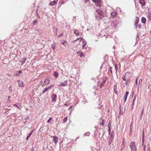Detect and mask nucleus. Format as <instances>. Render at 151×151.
<instances>
[{
  "instance_id": "nucleus-45",
  "label": "nucleus",
  "mask_w": 151,
  "mask_h": 151,
  "mask_svg": "<svg viewBox=\"0 0 151 151\" xmlns=\"http://www.w3.org/2000/svg\"><path fill=\"white\" fill-rule=\"evenodd\" d=\"M108 127H109V128H110L111 123H110V121L109 123V124H108Z\"/></svg>"
},
{
  "instance_id": "nucleus-25",
  "label": "nucleus",
  "mask_w": 151,
  "mask_h": 151,
  "mask_svg": "<svg viewBox=\"0 0 151 151\" xmlns=\"http://www.w3.org/2000/svg\"><path fill=\"white\" fill-rule=\"evenodd\" d=\"M148 21H151V13L149 15L147 16Z\"/></svg>"
},
{
  "instance_id": "nucleus-61",
  "label": "nucleus",
  "mask_w": 151,
  "mask_h": 151,
  "mask_svg": "<svg viewBox=\"0 0 151 151\" xmlns=\"http://www.w3.org/2000/svg\"><path fill=\"white\" fill-rule=\"evenodd\" d=\"M134 101H133L132 103V106H134Z\"/></svg>"
},
{
  "instance_id": "nucleus-17",
  "label": "nucleus",
  "mask_w": 151,
  "mask_h": 151,
  "mask_svg": "<svg viewBox=\"0 0 151 151\" xmlns=\"http://www.w3.org/2000/svg\"><path fill=\"white\" fill-rule=\"evenodd\" d=\"M116 23V21H113L111 24L112 26H114V28H116V26L117 25Z\"/></svg>"
},
{
  "instance_id": "nucleus-41",
  "label": "nucleus",
  "mask_w": 151,
  "mask_h": 151,
  "mask_svg": "<svg viewBox=\"0 0 151 151\" xmlns=\"http://www.w3.org/2000/svg\"><path fill=\"white\" fill-rule=\"evenodd\" d=\"M90 133L89 132H88L87 133H85L84 134V136H89V135L90 134Z\"/></svg>"
},
{
  "instance_id": "nucleus-37",
  "label": "nucleus",
  "mask_w": 151,
  "mask_h": 151,
  "mask_svg": "<svg viewBox=\"0 0 151 151\" xmlns=\"http://www.w3.org/2000/svg\"><path fill=\"white\" fill-rule=\"evenodd\" d=\"M144 128L143 130V132H142V138H143V139H144L145 136H144Z\"/></svg>"
},
{
  "instance_id": "nucleus-22",
  "label": "nucleus",
  "mask_w": 151,
  "mask_h": 151,
  "mask_svg": "<svg viewBox=\"0 0 151 151\" xmlns=\"http://www.w3.org/2000/svg\"><path fill=\"white\" fill-rule=\"evenodd\" d=\"M22 71L21 70H19L17 73H16V76H19L22 73Z\"/></svg>"
},
{
  "instance_id": "nucleus-1",
  "label": "nucleus",
  "mask_w": 151,
  "mask_h": 151,
  "mask_svg": "<svg viewBox=\"0 0 151 151\" xmlns=\"http://www.w3.org/2000/svg\"><path fill=\"white\" fill-rule=\"evenodd\" d=\"M96 19H100L102 18L104 16L103 11L100 10V9H97L95 13Z\"/></svg>"
},
{
  "instance_id": "nucleus-49",
  "label": "nucleus",
  "mask_w": 151,
  "mask_h": 151,
  "mask_svg": "<svg viewBox=\"0 0 151 151\" xmlns=\"http://www.w3.org/2000/svg\"><path fill=\"white\" fill-rule=\"evenodd\" d=\"M144 139H143V138H142V145H143L144 143Z\"/></svg>"
},
{
  "instance_id": "nucleus-59",
  "label": "nucleus",
  "mask_w": 151,
  "mask_h": 151,
  "mask_svg": "<svg viewBox=\"0 0 151 151\" xmlns=\"http://www.w3.org/2000/svg\"><path fill=\"white\" fill-rule=\"evenodd\" d=\"M145 147H146V145H144V148H143V149H144V151H145Z\"/></svg>"
},
{
  "instance_id": "nucleus-34",
  "label": "nucleus",
  "mask_w": 151,
  "mask_h": 151,
  "mask_svg": "<svg viewBox=\"0 0 151 151\" xmlns=\"http://www.w3.org/2000/svg\"><path fill=\"white\" fill-rule=\"evenodd\" d=\"M67 120V117L65 118L63 120V123L66 122Z\"/></svg>"
},
{
  "instance_id": "nucleus-5",
  "label": "nucleus",
  "mask_w": 151,
  "mask_h": 151,
  "mask_svg": "<svg viewBox=\"0 0 151 151\" xmlns=\"http://www.w3.org/2000/svg\"><path fill=\"white\" fill-rule=\"evenodd\" d=\"M58 137L55 136L53 137L52 141L55 144H56L58 142Z\"/></svg>"
},
{
  "instance_id": "nucleus-19",
  "label": "nucleus",
  "mask_w": 151,
  "mask_h": 151,
  "mask_svg": "<svg viewBox=\"0 0 151 151\" xmlns=\"http://www.w3.org/2000/svg\"><path fill=\"white\" fill-rule=\"evenodd\" d=\"M58 75V73L57 71H55L53 73V76L55 78H57Z\"/></svg>"
},
{
  "instance_id": "nucleus-28",
  "label": "nucleus",
  "mask_w": 151,
  "mask_h": 151,
  "mask_svg": "<svg viewBox=\"0 0 151 151\" xmlns=\"http://www.w3.org/2000/svg\"><path fill=\"white\" fill-rule=\"evenodd\" d=\"M37 21H38V20L36 19H35L33 21V24L34 25H36L37 22Z\"/></svg>"
},
{
  "instance_id": "nucleus-43",
  "label": "nucleus",
  "mask_w": 151,
  "mask_h": 151,
  "mask_svg": "<svg viewBox=\"0 0 151 151\" xmlns=\"http://www.w3.org/2000/svg\"><path fill=\"white\" fill-rule=\"evenodd\" d=\"M144 109H142V112H141V114L140 115V119H141L142 118V114L143 112Z\"/></svg>"
},
{
  "instance_id": "nucleus-42",
  "label": "nucleus",
  "mask_w": 151,
  "mask_h": 151,
  "mask_svg": "<svg viewBox=\"0 0 151 151\" xmlns=\"http://www.w3.org/2000/svg\"><path fill=\"white\" fill-rule=\"evenodd\" d=\"M115 68L116 69V72H117L118 70L117 65V64H116L115 65Z\"/></svg>"
},
{
  "instance_id": "nucleus-20",
  "label": "nucleus",
  "mask_w": 151,
  "mask_h": 151,
  "mask_svg": "<svg viewBox=\"0 0 151 151\" xmlns=\"http://www.w3.org/2000/svg\"><path fill=\"white\" fill-rule=\"evenodd\" d=\"M56 4L57 2L55 1H53L49 3V5L51 6L54 5L55 4Z\"/></svg>"
},
{
  "instance_id": "nucleus-4",
  "label": "nucleus",
  "mask_w": 151,
  "mask_h": 151,
  "mask_svg": "<svg viewBox=\"0 0 151 151\" xmlns=\"http://www.w3.org/2000/svg\"><path fill=\"white\" fill-rule=\"evenodd\" d=\"M52 98L51 102H55L57 100V95L56 94H53L52 96Z\"/></svg>"
},
{
  "instance_id": "nucleus-52",
  "label": "nucleus",
  "mask_w": 151,
  "mask_h": 151,
  "mask_svg": "<svg viewBox=\"0 0 151 151\" xmlns=\"http://www.w3.org/2000/svg\"><path fill=\"white\" fill-rule=\"evenodd\" d=\"M141 27L142 26L140 24H139L138 25V27L139 29H140L141 28Z\"/></svg>"
},
{
  "instance_id": "nucleus-47",
  "label": "nucleus",
  "mask_w": 151,
  "mask_h": 151,
  "mask_svg": "<svg viewBox=\"0 0 151 151\" xmlns=\"http://www.w3.org/2000/svg\"><path fill=\"white\" fill-rule=\"evenodd\" d=\"M112 67H110L109 69H110V72H111V73H112Z\"/></svg>"
},
{
  "instance_id": "nucleus-60",
  "label": "nucleus",
  "mask_w": 151,
  "mask_h": 151,
  "mask_svg": "<svg viewBox=\"0 0 151 151\" xmlns=\"http://www.w3.org/2000/svg\"><path fill=\"white\" fill-rule=\"evenodd\" d=\"M30 151H34V148H33V147H32V148L31 149Z\"/></svg>"
},
{
  "instance_id": "nucleus-29",
  "label": "nucleus",
  "mask_w": 151,
  "mask_h": 151,
  "mask_svg": "<svg viewBox=\"0 0 151 151\" xmlns=\"http://www.w3.org/2000/svg\"><path fill=\"white\" fill-rule=\"evenodd\" d=\"M116 88H117V87H116V85H115L114 86V90L115 91V93H116V94H117V92H116Z\"/></svg>"
},
{
  "instance_id": "nucleus-36",
  "label": "nucleus",
  "mask_w": 151,
  "mask_h": 151,
  "mask_svg": "<svg viewBox=\"0 0 151 151\" xmlns=\"http://www.w3.org/2000/svg\"><path fill=\"white\" fill-rule=\"evenodd\" d=\"M12 86H10L9 88V91L10 92L12 93Z\"/></svg>"
},
{
  "instance_id": "nucleus-18",
  "label": "nucleus",
  "mask_w": 151,
  "mask_h": 151,
  "mask_svg": "<svg viewBox=\"0 0 151 151\" xmlns=\"http://www.w3.org/2000/svg\"><path fill=\"white\" fill-rule=\"evenodd\" d=\"M138 22H139L138 19H137L136 20V22L134 24V26L135 27V29H137V26H138Z\"/></svg>"
},
{
  "instance_id": "nucleus-57",
  "label": "nucleus",
  "mask_w": 151,
  "mask_h": 151,
  "mask_svg": "<svg viewBox=\"0 0 151 151\" xmlns=\"http://www.w3.org/2000/svg\"><path fill=\"white\" fill-rule=\"evenodd\" d=\"M137 79H138V78H137L136 79V81H135V84H137Z\"/></svg>"
},
{
  "instance_id": "nucleus-62",
  "label": "nucleus",
  "mask_w": 151,
  "mask_h": 151,
  "mask_svg": "<svg viewBox=\"0 0 151 151\" xmlns=\"http://www.w3.org/2000/svg\"><path fill=\"white\" fill-rule=\"evenodd\" d=\"M54 35L56 36L57 35V32H54Z\"/></svg>"
},
{
  "instance_id": "nucleus-6",
  "label": "nucleus",
  "mask_w": 151,
  "mask_h": 151,
  "mask_svg": "<svg viewBox=\"0 0 151 151\" xmlns=\"http://www.w3.org/2000/svg\"><path fill=\"white\" fill-rule=\"evenodd\" d=\"M139 3L141 5L142 7L145 5L146 0H139Z\"/></svg>"
},
{
  "instance_id": "nucleus-32",
  "label": "nucleus",
  "mask_w": 151,
  "mask_h": 151,
  "mask_svg": "<svg viewBox=\"0 0 151 151\" xmlns=\"http://www.w3.org/2000/svg\"><path fill=\"white\" fill-rule=\"evenodd\" d=\"M121 104H120L119 106V114H123V113H121Z\"/></svg>"
},
{
  "instance_id": "nucleus-48",
  "label": "nucleus",
  "mask_w": 151,
  "mask_h": 151,
  "mask_svg": "<svg viewBox=\"0 0 151 151\" xmlns=\"http://www.w3.org/2000/svg\"><path fill=\"white\" fill-rule=\"evenodd\" d=\"M110 131H111V129L109 128L108 129V132H109V135H110Z\"/></svg>"
},
{
  "instance_id": "nucleus-53",
  "label": "nucleus",
  "mask_w": 151,
  "mask_h": 151,
  "mask_svg": "<svg viewBox=\"0 0 151 151\" xmlns=\"http://www.w3.org/2000/svg\"><path fill=\"white\" fill-rule=\"evenodd\" d=\"M72 106H70L68 108V110H70L72 108Z\"/></svg>"
},
{
  "instance_id": "nucleus-9",
  "label": "nucleus",
  "mask_w": 151,
  "mask_h": 151,
  "mask_svg": "<svg viewBox=\"0 0 151 151\" xmlns=\"http://www.w3.org/2000/svg\"><path fill=\"white\" fill-rule=\"evenodd\" d=\"M113 139H114V137L112 136V134H111V136L109 138V145H110V144H111V143Z\"/></svg>"
},
{
  "instance_id": "nucleus-15",
  "label": "nucleus",
  "mask_w": 151,
  "mask_h": 151,
  "mask_svg": "<svg viewBox=\"0 0 151 151\" xmlns=\"http://www.w3.org/2000/svg\"><path fill=\"white\" fill-rule=\"evenodd\" d=\"M129 93V91H127L126 92L125 94V95L124 96V102H126V101L127 100V96H128V95Z\"/></svg>"
},
{
  "instance_id": "nucleus-10",
  "label": "nucleus",
  "mask_w": 151,
  "mask_h": 151,
  "mask_svg": "<svg viewBox=\"0 0 151 151\" xmlns=\"http://www.w3.org/2000/svg\"><path fill=\"white\" fill-rule=\"evenodd\" d=\"M26 60V57H24L21 59V60H20V62H21L22 63L21 65H22L24 63H25Z\"/></svg>"
},
{
  "instance_id": "nucleus-55",
  "label": "nucleus",
  "mask_w": 151,
  "mask_h": 151,
  "mask_svg": "<svg viewBox=\"0 0 151 151\" xmlns=\"http://www.w3.org/2000/svg\"><path fill=\"white\" fill-rule=\"evenodd\" d=\"M33 130L32 131V132L30 133L29 134L31 136V134H32V133H33Z\"/></svg>"
},
{
  "instance_id": "nucleus-54",
  "label": "nucleus",
  "mask_w": 151,
  "mask_h": 151,
  "mask_svg": "<svg viewBox=\"0 0 151 151\" xmlns=\"http://www.w3.org/2000/svg\"><path fill=\"white\" fill-rule=\"evenodd\" d=\"M48 88H45L44 89V90H45V91H48Z\"/></svg>"
},
{
  "instance_id": "nucleus-30",
  "label": "nucleus",
  "mask_w": 151,
  "mask_h": 151,
  "mask_svg": "<svg viewBox=\"0 0 151 151\" xmlns=\"http://www.w3.org/2000/svg\"><path fill=\"white\" fill-rule=\"evenodd\" d=\"M15 106L19 109H20L21 107V106H20L19 104H15Z\"/></svg>"
},
{
  "instance_id": "nucleus-7",
  "label": "nucleus",
  "mask_w": 151,
  "mask_h": 151,
  "mask_svg": "<svg viewBox=\"0 0 151 151\" xmlns=\"http://www.w3.org/2000/svg\"><path fill=\"white\" fill-rule=\"evenodd\" d=\"M68 81L66 80L64 82L58 85V86H66L67 85Z\"/></svg>"
},
{
  "instance_id": "nucleus-39",
  "label": "nucleus",
  "mask_w": 151,
  "mask_h": 151,
  "mask_svg": "<svg viewBox=\"0 0 151 151\" xmlns=\"http://www.w3.org/2000/svg\"><path fill=\"white\" fill-rule=\"evenodd\" d=\"M81 38H78L77 39H76V40H73V41H72V42H73V43H75L76 41H77V40L80 39Z\"/></svg>"
},
{
  "instance_id": "nucleus-21",
  "label": "nucleus",
  "mask_w": 151,
  "mask_h": 151,
  "mask_svg": "<svg viewBox=\"0 0 151 151\" xmlns=\"http://www.w3.org/2000/svg\"><path fill=\"white\" fill-rule=\"evenodd\" d=\"M142 22L144 24H145L146 22V19L145 17H142L141 19Z\"/></svg>"
},
{
  "instance_id": "nucleus-44",
  "label": "nucleus",
  "mask_w": 151,
  "mask_h": 151,
  "mask_svg": "<svg viewBox=\"0 0 151 151\" xmlns=\"http://www.w3.org/2000/svg\"><path fill=\"white\" fill-rule=\"evenodd\" d=\"M64 42H62V44L64 46H65L66 45L65 44V43H66V42L65 40H64Z\"/></svg>"
},
{
  "instance_id": "nucleus-40",
  "label": "nucleus",
  "mask_w": 151,
  "mask_h": 151,
  "mask_svg": "<svg viewBox=\"0 0 151 151\" xmlns=\"http://www.w3.org/2000/svg\"><path fill=\"white\" fill-rule=\"evenodd\" d=\"M123 80L124 81H126L127 80V78L125 76H124L123 77Z\"/></svg>"
},
{
  "instance_id": "nucleus-16",
  "label": "nucleus",
  "mask_w": 151,
  "mask_h": 151,
  "mask_svg": "<svg viewBox=\"0 0 151 151\" xmlns=\"http://www.w3.org/2000/svg\"><path fill=\"white\" fill-rule=\"evenodd\" d=\"M84 1L86 6H89L90 5V3L89 2V0H84Z\"/></svg>"
},
{
  "instance_id": "nucleus-38",
  "label": "nucleus",
  "mask_w": 151,
  "mask_h": 151,
  "mask_svg": "<svg viewBox=\"0 0 151 151\" xmlns=\"http://www.w3.org/2000/svg\"><path fill=\"white\" fill-rule=\"evenodd\" d=\"M104 122H104V120H103V119L102 120V121L101 123V124L102 126H104Z\"/></svg>"
},
{
  "instance_id": "nucleus-33",
  "label": "nucleus",
  "mask_w": 151,
  "mask_h": 151,
  "mask_svg": "<svg viewBox=\"0 0 151 151\" xmlns=\"http://www.w3.org/2000/svg\"><path fill=\"white\" fill-rule=\"evenodd\" d=\"M54 86L52 84L50 86H49L47 88L48 89H51L52 87H53Z\"/></svg>"
},
{
  "instance_id": "nucleus-26",
  "label": "nucleus",
  "mask_w": 151,
  "mask_h": 151,
  "mask_svg": "<svg viewBox=\"0 0 151 151\" xmlns=\"http://www.w3.org/2000/svg\"><path fill=\"white\" fill-rule=\"evenodd\" d=\"M126 81V82L125 83V84L127 85L128 83H129L130 81V80L129 78H127V80Z\"/></svg>"
},
{
  "instance_id": "nucleus-58",
  "label": "nucleus",
  "mask_w": 151,
  "mask_h": 151,
  "mask_svg": "<svg viewBox=\"0 0 151 151\" xmlns=\"http://www.w3.org/2000/svg\"><path fill=\"white\" fill-rule=\"evenodd\" d=\"M136 97L135 96L134 97V98L133 100V101H135V99H136Z\"/></svg>"
},
{
  "instance_id": "nucleus-56",
  "label": "nucleus",
  "mask_w": 151,
  "mask_h": 151,
  "mask_svg": "<svg viewBox=\"0 0 151 151\" xmlns=\"http://www.w3.org/2000/svg\"><path fill=\"white\" fill-rule=\"evenodd\" d=\"M130 73L129 72H127L125 74L126 76L127 75H129V74H130Z\"/></svg>"
},
{
  "instance_id": "nucleus-12",
  "label": "nucleus",
  "mask_w": 151,
  "mask_h": 151,
  "mask_svg": "<svg viewBox=\"0 0 151 151\" xmlns=\"http://www.w3.org/2000/svg\"><path fill=\"white\" fill-rule=\"evenodd\" d=\"M117 13L116 12H112L111 14V17L112 18L116 16L117 15Z\"/></svg>"
},
{
  "instance_id": "nucleus-64",
  "label": "nucleus",
  "mask_w": 151,
  "mask_h": 151,
  "mask_svg": "<svg viewBox=\"0 0 151 151\" xmlns=\"http://www.w3.org/2000/svg\"><path fill=\"white\" fill-rule=\"evenodd\" d=\"M29 138V137H27L26 138V139L27 140L28 139V138Z\"/></svg>"
},
{
  "instance_id": "nucleus-24",
  "label": "nucleus",
  "mask_w": 151,
  "mask_h": 151,
  "mask_svg": "<svg viewBox=\"0 0 151 151\" xmlns=\"http://www.w3.org/2000/svg\"><path fill=\"white\" fill-rule=\"evenodd\" d=\"M54 32H57L58 29L56 27H52Z\"/></svg>"
},
{
  "instance_id": "nucleus-14",
  "label": "nucleus",
  "mask_w": 151,
  "mask_h": 151,
  "mask_svg": "<svg viewBox=\"0 0 151 151\" xmlns=\"http://www.w3.org/2000/svg\"><path fill=\"white\" fill-rule=\"evenodd\" d=\"M50 80L47 78H46L44 81V83L45 84H48L50 83Z\"/></svg>"
},
{
  "instance_id": "nucleus-51",
  "label": "nucleus",
  "mask_w": 151,
  "mask_h": 151,
  "mask_svg": "<svg viewBox=\"0 0 151 151\" xmlns=\"http://www.w3.org/2000/svg\"><path fill=\"white\" fill-rule=\"evenodd\" d=\"M142 79H139V84H140V83H141L142 82Z\"/></svg>"
},
{
  "instance_id": "nucleus-8",
  "label": "nucleus",
  "mask_w": 151,
  "mask_h": 151,
  "mask_svg": "<svg viewBox=\"0 0 151 151\" xmlns=\"http://www.w3.org/2000/svg\"><path fill=\"white\" fill-rule=\"evenodd\" d=\"M106 80V77L104 78H103V81L101 83L100 85V87L101 88H102V86H103L105 83Z\"/></svg>"
},
{
  "instance_id": "nucleus-13",
  "label": "nucleus",
  "mask_w": 151,
  "mask_h": 151,
  "mask_svg": "<svg viewBox=\"0 0 151 151\" xmlns=\"http://www.w3.org/2000/svg\"><path fill=\"white\" fill-rule=\"evenodd\" d=\"M82 41L83 43V44L82 45V48L83 49H85V46L87 42L85 41V40L84 39H82Z\"/></svg>"
},
{
  "instance_id": "nucleus-50",
  "label": "nucleus",
  "mask_w": 151,
  "mask_h": 151,
  "mask_svg": "<svg viewBox=\"0 0 151 151\" xmlns=\"http://www.w3.org/2000/svg\"><path fill=\"white\" fill-rule=\"evenodd\" d=\"M63 33H61V34H60L58 36V37H62L63 36Z\"/></svg>"
},
{
  "instance_id": "nucleus-31",
  "label": "nucleus",
  "mask_w": 151,
  "mask_h": 151,
  "mask_svg": "<svg viewBox=\"0 0 151 151\" xmlns=\"http://www.w3.org/2000/svg\"><path fill=\"white\" fill-rule=\"evenodd\" d=\"M36 14L37 15V18H38V19H40V17L39 15L38 14V12L37 11H36Z\"/></svg>"
},
{
  "instance_id": "nucleus-46",
  "label": "nucleus",
  "mask_w": 151,
  "mask_h": 151,
  "mask_svg": "<svg viewBox=\"0 0 151 151\" xmlns=\"http://www.w3.org/2000/svg\"><path fill=\"white\" fill-rule=\"evenodd\" d=\"M52 119L51 117H50L49 119L47 121V123H50V121Z\"/></svg>"
},
{
  "instance_id": "nucleus-11",
  "label": "nucleus",
  "mask_w": 151,
  "mask_h": 151,
  "mask_svg": "<svg viewBox=\"0 0 151 151\" xmlns=\"http://www.w3.org/2000/svg\"><path fill=\"white\" fill-rule=\"evenodd\" d=\"M18 83L19 87H22L23 86V82L22 81L19 80Z\"/></svg>"
},
{
  "instance_id": "nucleus-27",
  "label": "nucleus",
  "mask_w": 151,
  "mask_h": 151,
  "mask_svg": "<svg viewBox=\"0 0 151 151\" xmlns=\"http://www.w3.org/2000/svg\"><path fill=\"white\" fill-rule=\"evenodd\" d=\"M52 48L54 50L55 49L56 45L55 43H53L52 45Z\"/></svg>"
},
{
  "instance_id": "nucleus-3",
  "label": "nucleus",
  "mask_w": 151,
  "mask_h": 151,
  "mask_svg": "<svg viewBox=\"0 0 151 151\" xmlns=\"http://www.w3.org/2000/svg\"><path fill=\"white\" fill-rule=\"evenodd\" d=\"M92 1L95 3L96 6L100 7L102 6L101 2L100 0H92Z\"/></svg>"
},
{
  "instance_id": "nucleus-2",
  "label": "nucleus",
  "mask_w": 151,
  "mask_h": 151,
  "mask_svg": "<svg viewBox=\"0 0 151 151\" xmlns=\"http://www.w3.org/2000/svg\"><path fill=\"white\" fill-rule=\"evenodd\" d=\"M129 147L131 149V151H137V147L135 142H131L130 144Z\"/></svg>"
},
{
  "instance_id": "nucleus-35",
  "label": "nucleus",
  "mask_w": 151,
  "mask_h": 151,
  "mask_svg": "<svg viewBox=\"0 0 151 151\" xmlns=\"http://www.w3.org/2000/svg\"><path fill=\"white\" fill-rule=\"evenodd\" d=\"M74 33L76 35H79L78 30H75L74 32Z\"/></svg>"
},
{
  "instance_id": "nucleus-23",
  "label": "nucleus",
  "mask_w": 151,
  "mask_h": 151,
  "mask_svg": "<svg viewBox=\"0 0 151 151\" xmlns=\"http://www.w3.org/2000/svg\"><path fill=\"white\" fill-rule=\"evenodd\" d=\"M28 119H29V115H27V116H26V118H24L23 119V120L24 121V123H25L26 122V120Z\"/></svg>"
},
{
  "instance_id": "nucleus-63",
  "label": "nucleus",
  "mask_w": 151,
  "mask_h": 151,
  "mask_svg": "<svg viewBox=\"0 0 151 151\" xmlns=\"http://www.w3.org/2000/svg\"><path fill=\"white\" fill-rule=\"evenodd\" d=\"M83 55V53H82H82H81V55H80V57H82V55Z\"/></svg>"
}]
</instances>
